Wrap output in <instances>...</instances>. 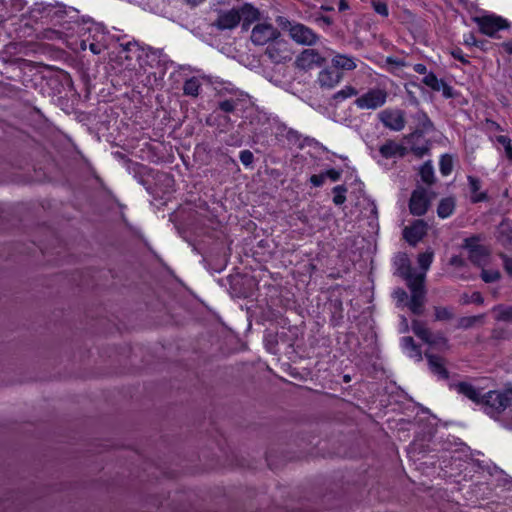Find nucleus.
<instances>
[{"label":"nucleus","mask_w":512,"mask_h":512,"mask_svg":"<svg viewBox=\"0 0 512 512\" xmlns=\"http://www.w3.org/2000/svg\"><path fill=\"white\" fill-rule=\"evenodd\" d=\"M413 119L416 121L417 126L415 131L412 132V138H415L416 136L420 134H424L426 132H430L434 130V124L428 117V115L423 111H418L414 116Z\"/></svg>","instance_id":"obj_17"},{"label":"nucleus","mask_w":512,"mask_h":512,"mask_svg":"<svg viewBox=\"0 0 512 512\" xmlns=\"http://www.w3.org/2000/svg\"><path fill=\"white\" fill-rule=\"evenodd\" d=\"M323 173L325 175V178H329L333 182L340 180L341 175H342V171L335 170V169H329Z\"/></svg>","instance_id":"obj_53"},{"label":"nucleus","mask_w":512,"mask_h":512,"mask_svg":"<svg viewBox=\"0 0 512 512\" xmlns=\"http://www.w3.org/2000/svg\"><path fill=\"white\" fill-rule=\"evenodd\" d=\"M371 4L377 14L383 17H387L389 15V9L386 2L380 0H372Z\"/></svg>","instance_id":"obj_43"},{"label":"nucleus","mask_w":512,"mask_h":512,"mask_svg":"<svg viewBox=\"0 0 512 512\" xmlns=\"http://www.w3.org/2000/svg\"><path fill=\"white\" fill-rule=\"evenodd\" d=\"M469 189L471 192L470 200L472 203L488 201L489 197L486 191H481L482 182L479 178L469 175L467 177Z\"/></svg>","instance_id":"obj_15"},{"label":"nucleus","mask_w":512,"mask_h":512,"mask_svg":"<svg viewBox=\"0 0 512 512\" xmlns=\"http://www.w3.org/2000/svg\"><path fill=\"white\" fill-rule=\"evenodd\" d=\"M435 321H451L455 318L454 308L451 306H434Z\"/></svg>","instance_id":"obj_27"},{"label":"nucleus","mask_w":512,"mask_h":512,"mask_svg":"<svg viewBox=\"0 0 512 512\" xmlns=\"http://www.w3.org/2000/svg\"><path fill=\"white\" fill-rule=\"evenodd\" d=\"M238 101L234 99H226L218 103V108L225 113H232L235 111Z\"/></svg>","instance_id":"obj_42"},{"label":"nucleus","mask_w":512,"mask_h":512,"mask_svg":"<svg viewBox=\"0 0 512 512\" xmlns=\"http://www.w3.org/2000/svg\"><path fill=\"white\" fill-rule=\"evenodd\" d=\"M379 120L385 127L393 131H401L406 124L405 112L402 110H383L379 113Z\"/></svg>","instance_id":"obj_6"},{"label":"nucleus","mask_w":512,"mask_h":512,"mask_svg":"<svg viewBox=\"0 0 512 512\" xmlns=\"http://www.w3.org/2000/svg\"><path fill=\"white\" fill-rule=\"evenodd\" d=\"M425 294L426 293H413L411 295L410 300L406 302V306L414 315H422L424 312V304H425Z\"/></svg>","instance_id":"obj_24"},{"label":"nucleus","mask_w":512,"mask_h":512,"mask_svg":"<svg viewBox=\"0 0 512 512\" xmlns=\"http://www.w3.org/2000/svg\"><path fill=\"white\" fill-rule=\"evenodd\" d=\"M333 67L336 70H354L356 68V63L353 57L337 54L332 59Z\"/></svg>","instance_id":"obj_26"},{"label":"nucleus","mask_w":512,"mask_h":512,"mask_svg":"<svg viewBox=\"0 0 512 512\" xmlns=\"http://www.w3.org/2000/svg\"><path fill=\"white\" fill-rule=\"evenodd\" d=\"M280 32L273 25L268 23H259L255 25L251 32V41L255 45H265L277 40Z\"/></svg>","instance_id":"obj_3"},{"label":"nucleus","mask_w":512,"mask_h":512,"mask_svg":"<svg viewBox=\"0 0 512 512\" xmlns=\"http://www.w3.org/2000/svg\"><path fill=\"white\" fill-rule=\"evenodd\" d=\"M421 180L427 185H432L435 182L434 169L431 161L425 162L419 170Z\"/></svg>","instance_id":"obj_31"},{"label":"nucleus","mask_w":512,"mask_h":512,"mask_svg":"<svg viewBox=\"0 0 512 512\" xmlns=\"http://www.w3.org/2000/svg\"><path fill=\"white\" fill-rule=\"evenodd\" d=\"M201 88V83L198 78L191 77L183 84V94L186 96L197 97Z\"/></svg>","instance_id":"obj_30"},{"label":"nucleus","mask_w":512,"mask_h":512,"mask_svg":"<svg viewBox=\"0 0 512 512\" xmlns=\"http://www.w3.org/2000/svg\"><path fill=\"white\" fill-rule=\"evenodd\" d=\"M204 1L205 0H186V2L188 4H190L191 6H197V5L201 4Z\"/></svg>","instance_id":"obj_61"},{"label":"nucleus","mask_w":512,"mask_h":512,"mask_svg":"<svg viewBox=\"0 0 512 512\" xmlns=\"http://www.w3.org/2000/svg\"><path fill=\"white\" fill-rule=\"evenodd\" d=\"M495 319L502 322H512V306L497 305L493 308Z\"/></svg>","instance_id":"obj_32"},{"label":"nucleus","mask_w":512,"mask_h":512,"mask_svg":"<svg viewBox=\"0 0 512 512\" xmlns=\"http://www.w3.org/2000/svg\"><path fill=\"white\" fill-rule=\"evenodd\" d=\"M394 265L396 267V273L403 279L408 278L409 275L413 273L410 260L406 253H398L394 258Z\"/></svg>","instance_id":"obj_20"},{"label":"nucleus","mask_w":512,"mask_h":512,"mask_svg":"<svg viewBox=\"0 0 512 512\" xmlns=\"http://www.w3.org/2000/svg\"><path fill=\"white\" fill-rule=\"evenodd\" d=\"M449 264L457 268H463L467 265L466 260L459 255H454L450 258Z\"/></svg>","instance_id":"obj_52"},{"label":"nucleus","mask_w":512,"mask_h":512,"mask_svg":"<svg viewBox=\"0 0 512 512\" xmlns=\"http://www.w3.org/2000/svg\"><path fill=\"white\" fill-rule=\"evenodd\" d=\"M443 79H438L437 76L433 72H429L424 76L422 82L430 87L434 91H440V84H442Z\"/></svg>","instance_id":"obj_38"},{"label":"nucleus","mask_w":512,"mask_h":512,"mask_svg":"<svg viewBox=\"0 0 512 512\" xmlns=\"http://www.w3.org/2000/svg\"><path fill=\"white\" fill-rule=\"evenodd\" d=\"M413 70L418 74H423L426 76L428 74L427 67L424 64L417 63L414 65Z\"/></svg>","instance_id":"obj_57"},{"label":"nucleus","mask_w":512,"mask_h":512,"mask_svg":"<svg viewBox=\"0 0 512 512\" xmlns=\"http://www.w3.org/2000/svg\"><path fill=\"white\" fill-rule=\"evenodd\" d=\"M407 282V286L411 291V295L413 293H426L424 288V280L425 274H417L412 273L408 278H404Z\"/></svg>","instance_id":"obj_25"},{"label":"nucleus","mask_w":512,"mask_h":512,"mask_svg":"<svg viewBox=\"0 0 512 512\" xmlns=\"http://www.w3.org/2000/svg\"><path fill=\"white\" fill-rule=\"evenodd\" d=\"M388 93L381 88H371L355 100L359 109L376 110L382 107L387 100Z\"/></svg>","instance_id":"obj_2"},{"label":"nucleus","mask_w":512,"mask_h":512,"mask_svg":"<svg viewBox=\"0 0 512 512\" xmlns=\"http://www.w3.org/2000/svg\"><path fill=\"white\" fill-rule=\"evenodd\" d=\"M501 275L498 271L494 270H482L481 279L485 283H493L500 279Z\"/></svg>","instance_id":"obj_44"},{"label":"nucleus","mask_w":512,"mask_h":512,"mask_svg":"<svg viewBox=\"0 0 512 512\" xmlns=\"http://www.w3.org/2000/svg\"><path fill=\"white\" fill-rule=\"evenodd\" d=\"M30 15L35 20L59 25L66 31L71 29V23H78L80 17L77 9L58 1L35 3Z\"/></svg>","instance_id":"obj_1"},{"label":"nucleus","mask_w":512,"mask_h":512,"mask_svg":"<svg viewBox=\"0 0 512 512\" xmlns=\"http://www.w3.org/2000/svg\"><path fill=\"white\" fill-rule=\"evenodd\" d=\"M440 86V91H442V94L445 98H453L454 97V90L453 88L447 84L444 80H442V84Z\"/></svg>","instance_id":"obj_50"},{"label":"nucleus","mask_w":512,"mask_h":512,"mask_svg":"<svg viewBox=\"0 0 512 512\" xmlns=\"http://www.w3.org/2000/svg\"><path fill=\"white\" fill-rule=\"evenodd\" d=\"M300 137V133L292 128L288 129L286 132V138L289 141L297 142L300 139Z\"/></svg>","instance_id":"obj_56"},{"label":"nucleus","mask_w":512,"mask_h":512,"mask_svg":"<svg viewBox=\"0 0 512 512\" xmlns=\"http://www.w3.org/2000/svg\"><path fill=\"white\" fill-rule=\"evenodd\" d=\"M349 8V4L346 0H340L338 9L339 11H345Z\"/></svg>","instance_id":"obj_59"},{"label":"nucleus","mask_w":512,"mask_h":512,"mask_svg":"<svg viewBox=\"0 0 512 512\" xmlns=\"http://www.w3.org/2000/svg\"><path fill=\"white\" fill-rule=\"evenodd\" d=\"M316 21L318 23L324 24L326 26H330L333 23L332 19L328 16H320V17L316 18Z\"/></svg>","instance_id":"obj_58"},{"label":"nucleus","mask_w":512,"mask_h":512,"mask_svg":"<svg viewBox=\"0 0 512 512\" xmlns=\"http://www.w3.org/2000/svg\"><path fill=\"white\" fill-rule=\"evenodd\" d=\"M285 45V42H280L277 40L273 41L267 46L265 50V56H267L271 62L276 64L286 61L287 55H284L286 51L281 48V46Z\"/></svg>","instance_id":"obj_16"},{"label":"nucleus","mask_w":512,"mask_h":512,"mask_svg":"<svg viewBox=\"0 0 512 512\" xmlns=\"http://www.w3.org/2000/svg\"><path fill=\"white\" fill-rule=\"evenodd\" d=\"M430 199L427 197V191L423 187H417L413 190L409 200V210L414 216H423L429 209Z\"/></svg>","instance_id":"obj_4"},{"label":"nucleus","mask_w":512,"mask_h":512,"mask_svg":"<svg viewBox=\"0 0 512 512\" xmlns=\"http://www.w3.org/2000/svg\"><path fill=\"white\" fill-rule=\"evenodd\" d=\"M401 346L408 353L409 357L414 358L417 361L422 360L421 349L411 336L403 337L401 339Z\"/></svg>","instance_id":"obj_23"},{"label":"nucleus","mask_w":512,"mask_h":512,"mask_svg":"<svg viewBox=\"0 0 512 512\" xmlns=\"http://www.w3.org/2000/svg\"><path fill=\"white\" fill-rule=\"evenodd\" d=\"M440 172L443 176H447L452 172L453 169V159L449 154H444L441 156L439 161Z\"/></svg>","instance_id":"obj_35"},{"label":"nucleus","mask_w":512,"mask_h":512,"mask_svg":"<svg viewBox=\"0 0 512 512\" xmlns=\"http://www.w3.org/2000/svg\"><path fill=\"white\" fill-rule=\"evenodd\" d=\"M393 297L394 299L396 300V305L398 307H401L404 305V303L406 304L407 299H408V294L406 293V291L402 288H397L394 292H393Z\"/></svg>","instance_id":"obj_46"},{"label":"nucleus","mask_w":512,"mask_h":512,"mask_svg":"<svg viewBox=\"0 0 512 512\" xmlns=\"http://www.w3.org/2000/svg\"><path fill=\"white\" fill-rule=\"evenodd\" d=\"M465 44L467 45H476V41L473 35H469L467 39H465Z\"/></svg>","instance_id":"obj_60"},{"label":"nucleus","mask_w":512,"mask_h":512,"mask_svg":"<svg viewBox=\"0 0 512 512\" xmlns=\"http://www.w3.org/2000/svg\"><path fill=\"white\" fill-rule=\"evenodd\" d=\"M407 143L410 145L411 152L422 158L427 155L430 151L431 142L424 138V134H420L415 138H412V133L406 137Z\"/></svg>","instance_id":"obj_13"},{"label":"nucleus","mask_w":512,"mask_h":512,"mask_svg":"<svg viewBox=\"0 0 512 512\" xmlns=\"http://www.w3.org/2000/svg\"><path fill=\"white\" fill-rule=\"evenodd\" d=\"M358 91L356 88L352 86H345L343 89L339 90L333 95V99L336 101H342L348 97L356 96Z\"/></svg>","instance_id":"obj_39"},{"label":"nucleus","mask_w":512,"mask_h":512,"mask_svg":"<svg viewBox=\"0 0 512 512\" xmlns=\"http://www.w3.org/2000/svg\"><path fill=\"white\" fill-rule=\"evenodd\" d=\"M480 31L490 37H493L499 30L506 28L508 23L499 16H483L477 18Z\"/></svg>","instance_id":"obj_9"},{"label":"nucleus","mask_w":512,"mask_h":512,"mask_svg":"<svg viewBox=\"0 0 512 512\" xmlns=\"http://www.w3.org/2000/svg\"><path fill=\"white\" fill-rule=\"evenodd\" d=\"M433 260V252H424L418 256V264L420 268L427 271Z\"/></svg>","instance_id":"obj_41"},{"label":"nucleus","mask_w":512,"mask_h":512,"mask_svg":"<svg viewBox=\"0 0 512 512\" xmlns=\"http://www.w3.org/2000/svg\"><path fill=\"white\" fill-rule=\"evenodd\" d=\"M237 10L238 15H241V21H245L247 25H251L260 18L259 10L251 4L245 3Z\"/></svg>","instance_id":"obj_22"},{"label":"nucleus","mask_w":512,"mask_h":512,"mask_svg":"<svg viewBox=\"0 0 512 512\" xmlns=\"http://www.w3.org/2000/svg\"><path fill=\"white\" fill-rule=\"evenodd\" d=\"M506 156L510 161H512V146L507 148Z\"/></svg>","instance_id":"obj_64"},{"label":"nucleus","mask_w":512,"mask_h":512,"mask_svg":"<svg viewBox=\"0 0 512 512\" xmlns=\"http://www.w3.org/2000/svg\"><path fill=\"white\" fill-rule=\"evenodd\" d=\"M483 320L484 314L460 317L458 319L456 328L467 330L474 327L478 323H483Z\"/></svg>","instance_id":"obj_28"},{"label":"nucleus","mask_w":512,"mask_h":512,"mask_svg":"<svg viewBox=\"0 0 512 512\" xmlns=\"http://www.w3.org/2000/svg\"><path fill=\"white\" fill-rule=\"evenodd\" d=\"M145 54L147 57L154 56L158 59V61H165L166 60V54L164 53L163 49L154 48L151 46H147L145 49Z\"/></svg>","instance_id":"obj_45"},{"label":"nucleus","mask_w":512,"mask_h":512,"mask_svg":"<svg viewBox=\"0 0 512 512\" xmlns=\"http://www.w3.org/2000/svg\"><path fill=\"white\" fill-rule=\"evenodd\" d=\"M455 389L459 394H462L469 398L474 403L481 405L483 411L485 412V400L486 393L481 394V390L474 387L472 384L468 382H459L455 384Z\"/></svg>","instance_id":"obj_11"},{"label":"nucleus","mask_w":512,"mask_h":512,"mask_svg":"<svg viewBox=\"0 0 512 512\" xmlns=\"http://www.w3.org/2000/svg\"><path fill=\"white\" fill-rule=\"evenodd\" d=\"M413 333L420 338L423 342L424 340H428L429 337V329L426 328L425 323L419 320L414 319L411 325Z\"/></svg>","instance_id":"obj_34"},{"label":"nucleus","mask_w":512,"mask_h":512,"mask_svg":"<svg viewBox=\"0 0 512 512\" xmlns=\"http://www.w3.org/2000/svg\"><path fill=\"white\" fill-rule=\"evenodd\" d=\"M484 239L483 235L475 234L470 237L464 239L462 248L466 249L468 252L481 246L480 242Z\"/></svg>","instance_id":"obj_36"},{"label":"nucleus","mask_w":512,"mask_h":512,"mask_svg":"<svg viewBox=\"0 0 512 512\" xmlns=\"http://www.w3.org/2000/svg\"><path fill=\"white\" fill-rule=\"evenodd\" d=\"M500 258L503 261L504 268L509 275H512V258L506 254H500Z\"/></svg>","instance_id":"obj_54"},{"label":"nucleus","mask_w":512,"mask_h":512,"mask_svg":"<svg viewBox=\"0 0 512 512\" xmlns=\"http://www.w3.org/2000/svg\"><path fill=\"white\" fill-rule=\"evenodd\" d=\"M451 55L454 59L460 61L462 64H469V60L465 57L463 51L460 48H454L451 50Z\"/></svg>","instance_id":"obj_49"},{"label":"nucleus","mask_w":512,"mask_h":512,"mask_svg":"<svg viewBox=\"0 0 512 512\" xmlns=\"http://www.w3.org/2000/svg\"><path fill=\"white\" fill-rule=\"evenodd\" d=\"M456 208V199L453 196L442 198L437 206V215L445 219L450 217Z\"/></svg>","instance_id":"obj_21"},{"label":"nucleus","mask_w":512,"mask_h":512,"mask_svg":"<svg viewBox=\"0 0 512 512\" xmlns=\"http://www.w3.org/2000/svg\"><path fill=\"white\" fill-rule=\"evenodd\" d=\"M290 37L297 44L306 46H312L319 40V36L311 28L298 22L290 29Z\"/></svg>","instance_id":"obj_5"},{"label":"nucleus","mask_w":512,"mask_h":512,"mask_svg":"<svg viewBox=\"0 0 512 512\" xmlns=\"http://www.w3.org/2000/svg\"><path fill=\"white\" fill-rule=\"evenodd\" d=\"M343 77V73L335 68H326L319 73L318 82L321 87L333 88Z\"/></svg>","instance_id":"obj_14"},{"label":"nucleus","mask_w":512,"mask_h":512,"mask_svg":"<svg viewBox=\"0 0 512 512\" xmlns=\"http://www.w3.org/2000/svg\"><path fill=\"white\" fill-rule=\"evenodd\" d=\"M379 152L382 155V157L390 159L397 155L400 157L405 156L406 148L395 143L392 140H387L382 146H380Z\"/></svg>","instance_id":"obj_19"},{"label":"nucleus","mask_w":512,"mask_h":512,"mask_svg":"<svg viewBox=\"0 0 512 512\" xmlns=\"http://www.w3.org/2000/svg\"><path fill=\"white\" fill-rule=\"evenodd\" d=\"M469 253V260L477 266H481L484 260L488 257L489 251L483 245L471 250Z\"/></svg>","instance_id":"obj_29"},{"label":"nucleus","mask_w":512,"mask_h":512,"mask_svg":"<svg viewBox=\"0 0 512 512\" xmlns=\"http://www.w3.org/2000/svg\"><path fill=\"white\" fill-rule=\"evenodd\" d=\"M333 203L337 206L342 205L346 201L347 187L344 185H337L333 188Z\"/></svg>","instance_id":"obj_37"},{"label":"nucleus","mask_w":512,"mask_h":512,"mask_svg":"<svg viewBox=\"0 0 512 512\" xmlns=\"http://www.w3.org/2000/svg\"><path fill=\"white\" fill-rule=\"evenodd\" d=\"M239 158L241 163L246 167L251 166L252 163L254 162V155L250 150L241 151L239 154Z\"/></svg>","instance_id":"obj_47"},{"label":"nucleus","mask_w":512,"mask_h":512,"mask_svg":"<svg viewBox=\"0 0 512 512\" xmlns=\"http://www.w3.org/2000/svg\"><path fill=\"white\" fill-rule=\"evenodd\" d=\"M325 63V58H323L316 50L314 49H305L303 50L296 58L295 65L297 68L301 70H310L313 67H320Z\"/></svg>","instance_id":"obj_7"},{"label":"nucleus","mask_w":512,"mask_h":512,"mask_svg":"<svg viewBox=\"0 0 512 512\" xmlns=\"http://www.w3.org/2000/svg\"><path fill=\"white\" fill-rule=\"evenodd\" d=\"M495 238L506 249L512 248V221L504 218L496 227Z\"/></svg>","instance_id":"obj_12"},{"label":"nucleus","mask_w":512,"mask_h":512,"mask_svg":"<svg viewBox=\"0 0 512 512\" xmlns=\"http://www.w3.org/2000/svg\"><path fill=\"white\" fill-rule=\"evenodd\" d=\"M240 22L241 15H238V10L236 8H232L230 10H219L217 19L212 25L222 31L234 29Z\"/></svg>","instance_id":"obj_8"},{"label":"nucleus","mask_w":512,"mask_h":512,"mask_svg":"<svg viewBox=\"0 0 512 512\" xmlns=\"http://www.w3.org/2000/svg\"><path fill=\"white\" fill-rule=\"evenodd\" d=\"M496 140L499 144L503 145L505 153L508 147H512L511 139L506 135H499L496 137Z\"/></svg>","instance_id":"obj_55"},{"label":"nucleus","mask_w":512,"mask_h":512,"mask_svg":"<svg viewBox=\"0 0 512 512\" xmlns=\"http://www.w3.org/2000/svg\"><path fill=\"white\" fill-rule=\"evenodd\" d=\"M461 303L462 304L475 303V304L481 305L484 303V298L480 292L475 291L472 293L471 296H469L468 294H463L461 296Z\"/></svg>","instance_id":"obj_40"},{"label":"nucleus","mask_w":512,"mask_h":512,"mask_svg":"<svg viewBox=\"0 0 512 512\" xmlns=\"http://www.w3.org/2000/svg\"><path fill=\"white\" fill-rule=\"evenodd\" d=\"M428 224L422 220H415L410 226L403 229V238L412 246H415L426 235Z\"/></svg>","instance_id":"obj_10"},{"label":"nucleus","mask_w":512,"mask_h":512,"mask_svg":"<svg viewBox=\"0 0 512 512\" xmlns=\"http://www.w3.org/2000/svg\"><path fill=\"white\" fill-rule=\"evenodd\" d=\"M276 23L278 24V26L283 29V30H287L289 33H290V29L293 27V25H295L297 22H291L290 20H288L286 17H283V16H278L276 18Z\"/></svg>","instance_id":"obj_48"},{"label":"nucleus","mask_w":512,"mask_h":512,"mask_svg":"<svg viewBox=\"0 0 512 512\" xmlns=\"http://www.w3.org/2000/svg\"><path fill=\"white\" fill-rule=\"evenodd\" d=\"M425 343L435 347H448V339L441 332L432 333L429 331L428 340Z\"/></svg>","instance_id":"obj_33"},{"label":"nucleus","mask_w":512,"mask_h":512,"mask_svg":"<svg viewBox=\"0 0 512 512\" xmlns=\"http://www.w3.org/2000/svg\"><path fill=\"white\" fill-rule=\"evenodd\" d=\"M371 206H372V208H371V213H372L375 217H377V215H378V211H377L376 204H375L374 202H372V203H371Z\"/></svg>","instance_id":"obj_62"},{"label":"nucleus","mask_w":512,"mask_h":512,"mask_svg":"<svg viewBox=\"0 0 512 512\" xmlns=\"http://www.w3.org/2000/svg\"><path fill=\"white\" fill-rule=\"evenodd\" d=\"M136 43L133 42H127L126 44H121L124 50H130L131 46L135 45Z\"/></svg>","instance_id":"obj_63"},{"label":"nucleus","mask_w":512,"mask_h":512,"mask_svg":"<svg viewBox=\"0 0 512 512\" xmlns=\"http://www.w3.org/2000/svg\"><path fill=\"white\" fill-rule=\"evenodd\" d=\"M425 355L428 360V365H429L431 372L434 373L435 375H437L438 378H440V379H443V380L448 379L449 372L443 364V359L441 357H438V356H435L432 354H428V353H426Z\"/></svg>","instance_id":"obj_18"},{"label":"nucleus","mask_w":512,"mask_h":512,"mask_svg":"<svg viewBox=\"0 0 512 512\" xmlns=\"http://www.w3.org/2000/svg\"><path fill=\"white\" fill-rule=\"evenodd\" d=\"M324 173L314 174L310 177L309 181L314 187H321L325 182Z\"/></svg>","instance_id":"obj_51"}]
</instances>
